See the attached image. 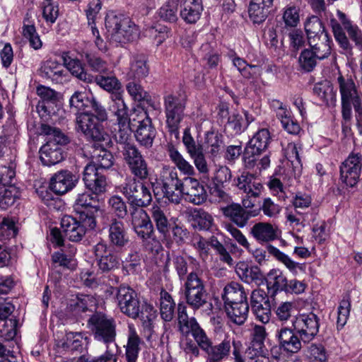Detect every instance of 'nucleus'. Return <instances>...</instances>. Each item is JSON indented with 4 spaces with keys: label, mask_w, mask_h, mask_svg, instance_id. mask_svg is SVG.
Listing matches in <instances>:
<instances>
[{
    "label": "nucleus",
    "mask_w": 362,
    "mask_h": 362,
    "mask_svg": "<svg viewBox=\"0 0 362 362\" xmlns=\"http://www.w3.org/2000/svg\"><path fill=\"white\" fill-rule=\"evenodd\" d=\"M307 356L312 362H325L328 358V354L322 344H311L308 347Z\"/></svg>",
    "instance_id": "nucleus-58"
},
{
    "label": "nucleus",
    "mask_w": 362,
    "mask_h": 362,
    "mask_svg": "<svg viewBox=\"0 0 362 362\" xmlns=\"http://www.w3.org/2000/svg\"><path fill=\"white\" fill-rule=\"evenodd\" d=\"M283 21L286 27L295 28L300 22V8L294 5H288L284 8Z\"/></svg>",
    "instance_id": "nucleus-55"
},
{
    "label": "nucleus",
    "mask_w": 362,
    "mask_h": 362,
    "mask_svg": "<svg viewBox=\"0 0 362 362\" xmlns=\"http://www.w3.org/2000/svg\"><path fill=\"white\" fill-rule=\"evenodd\" d=\"M351 310V298L349 294L346 293L339 303L338 307V317L337 325L338 329L344 327L350 315Z\"/></svg>",
    "instance_id": "nucleus-53"
},
{
    "label": "nucleus",
    "mask_w": 362,
    "mask_h": 362,
    "mask_svg": "<svg viewBox=\"0 0 362 362\" xmlns=\"http://www.w3.org/2000/svg\"><path fill=\"white\" fill-rule=\"evenodd\" d=\"M62 59L64 66L73 76L86 83H92L93 81V76L84 70L80 60L71 58L67 53L63 54Z\"/></svg>",
    "instance_id": "nucleus-30"
},
{
    "label": "nucleus",
    "mask_w": 362,
    "mask_h": 362,
    "mask_svg": "<svg viewBox=\"0 0 362 362\" xmlns=\"http://www.w3.org/2000/svg\"><path fill=\"white\" fill-rule=\"evenodd\" d=\"M134 122H136L135 117L129 120L117 122L119 129L115 135V138L119 146L118 149L121 151L122 155L130 149L136 148L132 138V127L136 125Z\"/></svg>",
    "instance_id": "nucleus-19"
},
{
    "label": "nucleus",
    "mask_w": 362,
    "mask_h": 362,
    "mask_svg": "<svg viewBox=\"0 0 362 362\" xmlns=\"http://www.w3.org/2000/svg\"><path fill=\"white\" fill-rule=\"evenodd\" d=\"M287 279L283 273L277 269H273L268 274L267 286L269 292L274 295L277 291H286Z\"/></svg>",
    "instance_id": "nucleus-39"
},
{
    "label": "nucleus",
    "mask_w": 362,
    "mask_h": 362,
    "mask_svg": "<svg viewBox=\"0 0 362 362\" xmlns=\"http://www.w3.org/2000/svg\"><path fill=\"white\" fill-rule=\"evenodd\" d=\"M221 297L226 305L241 303L247 301V293L244 288L236 282L227 284L221 293Z\"/></svg>",
    "instance_id": "nucleus-25"
},
{
    "label": "nucleus",
    "mask_w": 362,
    "mask_h": 362,
    "mask_svg": "<svg viewBox=\"0 0 362 362\" xmlns=\"http://www.w3.org/2000/svg\"><path fill=\"white\" fill-rule=\"evenodd\" d=\"M139 317H140L145 332L148 333L147 339L149 340L153 337L154 321L157 317L156 311L152 305L146 304L143 310H140Z\"/></svg>",
    "instance_id": "nucleus-43"
},
{
    "label": "nucleus",
    "mask_w": 362,
    "mask_h": 362,
    "mask_svg": "<svg viewBox=\"0 0 362 362\" xmlns=\"http://www.w3.org/2000/svg\"><path fill=\"white\" fill-rule=\"evenodd\" d=\"M344 28L346 30L350 39L355 42L356 46L362 49V32L356 25H354L350 21L344 19L342 21Z\"/></svg>",
    "instance_id": "nucleus-62"
},
{
    "label": "nucleus",
    "mask_w": 362,
    "mask_h": 362,
    "mask_svg": "<svg viewBox=\"0 0 362 362\" xmlns=\"http://www.w3.org/2000/svg\"><path fill=\"white\" fill-rule=\"evenodd\" d=\"M94 96L92 93L86 92L76 91L71 97L69 100L71 108H75L77 111H88L86 110L92 105Z\"/></svg>",
    "instance_id": "nucleus-46"
},
{
    "label": "nucleus",
    "mask_w": 362,
    "mask_h": 362,
    "mask_svg": "<svg viewBox=\"0 0 362 362\" xmlns=\"http://www.w3.org/2000/svg\"><path fill=\"white\" fill-rule=\"evenodd\" d=\"M236 272L240 279L247 283L257 282L263 279V274L258 267H249L245 263H238L237 264Z\"/></svg>",
    "instance_id": "nucleus-45"
},
{
    "label": "nucleus",
    "mask_w": 362,
    "mask_h": 362,
    "mask_svg": "<svg viewBox=\"0 0 362 362\" xmlns=\"http://www.w3.org/2000/svg\"><path fill=\"white\" fill-rule=\"evenodd\" d=\"M236 186L247 197L254 198L259 197L263 189L262 183L253 175L248 173H243L237 178Z\"/></svg>",
    "instance_id": "nucleus-23"
},
{
    "label": "nucleus",
    "mask_w": 362,
    "mask_h": 362,
    "mask_svg": "<svg viewBox=\"0 0 362 362\" xmlns=\"http://www.w3.org/2000/svg\"><path fill=\"white\" fill-rule=\"evenodd\" d=\"M269 8V7L250 1L248 7L250 19L253 22V23L260 24L263 23L268 16Z\"/></svg>",
    "instance_id": "nucleus-52"
},
{
    "label": "nucleus",
    "mask_w": 362,
    "mask_h": 362,
    "mask_svg": "<svg viewBox=\"0 0 362 362\" xmlns=\"http://www.w3.org/2000/svg\"><path fill=\"white\" fill-rule=\"evenodd\" d=\"M93 165L97 168L109 169L114 163L112 154L104 148H96L92 153Z\"/></svg>",
    "instance_id": "nucleus-41"
},
{
    "label": "nucleus",
    "mask_w": 362,
    "mask_h": 362,
    "mask_svg": "<svg viewBox=\"0 0 362 362\" xmlns=\"http://www.w3.org/2000/svg\"><path fill=\"white\" fill-rule=\"evenodd\" d=\"M166 123L171 132L177 130L182 121L185 108V99L173 94H168L163 98Z\"/></svg>",
    "instance_id": "nucleus-8"
},
{
    "label": "nucleus",
    "mask_w": 362,
    "mask_h": 362,
    "mask_svg": "<svg viewBox=\"0 0 362 362\" xmlns=\"http://www.w3.org/2000/svg\"><path fill=\"white\" fill-rule=\"evenodd\" d=\"M74 253L68 250H58L52 255V261L59 266L71 270L76 269L77 265Z\"/></svg>",
    "instance_id": "nucleus-50"
},
{
    "label": "nucleus",
    "mask_w": 362,
    "mask_h": 362,
    "mask_svg": "<svg viewBox=\"0 0 362 362\" xmlns=\"http://www.w3.org/2000/svg\"><path fill=\"white\" fill-rule=\"evenodd\" d=\"M99 208V200L97 196H93L87 192L78 194L74 205V209L76 212L98 211Z\"/></svg>",
    "instance_id": "nucleus-37"
},
{
    "label": "nucleus",
    "mask_w": 362,
    "mask_h": 362,
    "mask_svg": "<svg viewBox=\"0 0 362 362\" xmlns=\"http://www.w3.org/2000/svg\"><path fill=\"white\" fill-rule=\"evenodd\" d=\"M122 156L131 173L135 177L140 180L148 178L149 175L148 164L137 148L130 149Z\"/></svg>",
    "instance_id": "nucleus-14"
},
{
    "label": "nucleus",
    "mask_w": 362,
    "mask_h": 362,
    "mask_svg": "<svg viewBox=\"0 0 362 362\" xmlns=\"http://www.w3.org/2000/svg\"><path fill=\"white\" fill-rule=\"evenodd\" d=\"M108 237L110 243L113 247H124L129 242L124 223L115 218L112 219L109 225Z\"/></svg>",
    "instance_id": "nucleus-24"
},
{
    "label": "nucleus",
    "mask_w": 362,
    "mask_h": 362,
    "mask_svg": "<svg viewBox=\"0 0 362 362\" xmlns=\"http://www.w3.org/2000/svg\"><path fill=\"white\" fill-rule=\"evenodd\" d=\"M180 330L183 334L192 333L198 345L204 348V332L194 318L187 319L184 322H179Z\"/></svg>",
    "instance_id": "nucleus-40"
},
{
    "label": "nucleus",
    "mask_w": 362,
    "mask_h": 362,
    "mask_svg": "<svg viewBox=\"0 0 362 362\" xmlns=\"http://www.w3.org/2000/svg\"><path fill=\"white\" fill-rule=\"evenodd\" d=\"M168 156L176 167L185 175H191L194 173V168L181 155V153L173 146H169Z\"/></svg>",
    "instance_id": "nucleus-49"
},
{
    "label": "nucleus",
    "mask_w": 362,
    "mask_h": 362,
    "mask_svg": "<svg viewBox=\"0 0 362 362\" xmlns=\"http://www.w3.org/2000/svg\"><path fill=\"white\" fill-rule=\"evenodd\" d=\"M276 336L280 349L287 353L296 354L302 348L303 342L294 328L293 329L286 327L281 328L277 330Z\"/></svg>",
    "instance_id": "nucleus-17"
},
{
    "label": "nucleus",
    "mask_w": 362,
    "mask_h": 362,
    "mask_svg": "<svg viewBox=\"0 0 362 362\" xmlns=\"http://www.w3.org/2000/svg\"><path fill=\"white\" fill-rule=\"evenodd\" d=\"M205 299V314L208 316L209 323L215 331L221 329L223 326V304L219 297L213 295Z\"/></svg>",
    "instance_id": "nucleus-20"
},
{
    "label": "nucleus",
    "mask_w": 362,
    "mask_h": 362,
    "mask_svg": "<svg viewBox=\"0 0 362 362\" xmlns=\"http://www.w3.org/2000/svg\"><path fill=\"white\" fill-rule=\"evenodd\" d=\"M23 35L28 40L30 46L34 49L37 50L42 47V42L33 25H24Z\"/></svg>",
    "instance_id": "nucleus-61"
},
{
    "label": "nucleus",
    "mask_w": 362,
    "mask_h": 362,
    "mask_svg": "<svg viewBox=\"0 0 362 362\" xmlns=\"http://www.w3.org/2000/svg\"><path fill=\"white\" fill-rule=\"evenodd\" d=\"M182 141L187 147L188 152L194 159V163L200 172H204V153L201 146H196L193 138L185 131Z\"/></svg>",
    "instance_id": "nucleus-35"
},
{
    "label": "nucleus",
    "mask_w": 362,
    "mask_h": 362,
    "mask_svg": "<svg viewBox=\"0 0 362 362\" xmlns=\"http://www.w3.org/2000/svg\"><path fill=\"white\" fill-rule=\"evenodd\" d=\"M221 137L218 131L213 129L208 132L205 135V153L216 157L221 148Z\"/></svg>",
    "instance_id": "nucleus-48"
},
{
    "label": "nucleus",
    "mask_w": 362,
    "mask_h": 362,
    "mask_svg": "<svg viewBox=\"0 0 362 362\" xmlns=\"http://www.w3.org/2000/svg\"><path fill=\"white\" fill-rule=\"evenodd\" d=\"M251 335L250 346L245 351L243 358L234 350L235 362H269V351L264 345L267 336L265 327L255 325Z\"/></svg>",
    "instance_id": "nucleus-3"
},
{
    "label": "nucleus",
    "mask_w": 362,
    "mask_h": 362,
    "mask_svg": "<svg viewBox=\"0 0 362 362\" xmlns=\"http://www.w3.org/2000/svg\"><path fill=\"white\" fill-rule=\"evenodd\" d=\"M151 212L158 230L165 234L168 230V221L163 210L159 206L153 205Z\"/></svg>",
    "instance_id": "nucleus-57"
},
{
    "label": "nucleus",
    "mask_w": 362,
    "mask_h": 362,
    "mask_svg": "<svg viewBox=\"0 0 362 362\" xmlns=\"http://www.w3.org/2000/svg\"><path fill=\"white\" fill-rule=\"evenodd\" d=\"M149 74V67L147 64V57L143 54H135L130 62V68L128 72L129 78L141 80L146 77Z\"/></svg>",
    "instance_id": "nucleus-32"
},
{
    "label": "nucleus",
    "mask_w": 362,
    "mask_h": 362,
    "mask_svg": "<svg viewBox=\"0 0 362 362\" xmlns=\"http://www.w3.org/2000/svg\"><path fill=\"white\" fill-rule=\"evenodd\" d=\"M128 341L126 346V356L128 362H136L139 351L140 337L133 325H129Z\"/></svg>",
    "instance_id": "nucleus-36"
},
{
    "label": "nucleus",
    "mask_w": 362,
    "mask_h": 362,
    "mask_svg": "<svg viewBox=\"0 0 362 362\" xmlns=\"http://www.w3.org/2000/svg\"><path fill=\"white\" fill-rule=\"evenodd\" d=\"M208 192L205 190V201L207 199L211 203L228 202L229 196L223 191L218 184H214L208 187Z\"/></svg>",
    "instance_id": "nucleus-60"
},
{
    "label": "nucleus",
    "mask_w": 362,
    "mask_h": 362,
    "mask_svg": "<svg viewBox=\"0 0 362 362\" xmlns=\"http://www.w3.org/2000/svg\"><path fill=\"white\" fill-rule=\"evenodd\" d=\"M78 178L69 170H61L55 173L50 180V189L57 194H64L71 190L76 185Z\"/></svg>",
    "instance_id": "nucleus-18"
},
{
    "label": "nucleus",
    "mask_w": 362,
    "mask_h": 362,
    "mask_svg": "<svg viewBox=\"0 0 362 362\" xmlns=\"http://www.w3.org/2000/svg\"><path fill=\"white\" fill-rule=\"evenodd\" d=\"M230 349L229 341L223 340L219 344L212 346L210 340L205 336V352L208 354L207 362H219L228 355Z\"/></svg>",
    "instance_id": "nucleus-31"
},
{
    "label": "nucleus",
    "mask_w": 362,
    "mask_h": 362,
    "mask_svg": "<svg viewBox=\"0 0 362 362\" xmlns=\"http://www.w3.org/2000/svg\"><path fill=\"white\" fill-rule=\"evenodd\" d=\"M259 209L266 216L276 218L279 217L282 207L278 204H276L271 198L267 197L263 199Z\"/></svg>",
    "instance_id": "nucleus-64"
},
{
    "label": "nucleus",
    "mask_w": 362,
    "mask_h": 362,
    "mask_svg": "<svg viewBox=\"0 0 362 362\" xmlns=\"http://www.w3.org/2000/svg\"><path fill=\"white\" fill-rule=\"evenodd\" d=\"M136 122L139 124L135 133L136 141L142 146L151 147L155 139L156 131L152 126L151 119L144 110L135 113Z\"/></svg>",
    "instance_id": "nucleus-13"
},
{
    "label": "nucleus",
    "mask_w": 362,
    "mask_h": 362,
    "mask_svg": "<svg viewBox=\"0 0 362 362\" xmlns=\"http://www.w3.org/2000/svg\"><path fill=\"white\" fill-rule=\"evenodd\" d=\"M109 110L117 117V122L131 119L128 117V108L121 93H113L110 96Z\"/></svg>",
    "instance_id": "nucleus-34"
},
{
    "label": "nucleus",
    "mask_w": 362,
    "mask_h": 362,
    "mask_svg": "<svg viewBox=\"0 0 362 362\" xmlns=\"http://www.w3.org/2000/svg\"><path fill=\"white\" fill-rule=\"evenodd\" d=\"M361 155L351 152L340 165V180L348 187H354L361 173Z\"/></svg>",
    "instance_id": "nucleus-12"
},
{
    "label": "nucleus",
    "mask_w": 362,
    "mask_h": 362,
    "mask_svg": "<svg viewBox=\"0 0 362 362\" xmlns=\"http://www.w3.org/2000/svg\"><path fill=\"white\" fill-rule=\"evenodd\" d=\"M271 140L270 132L266 128L259 129L253 135L246 145L243 155V160L247 168L255 167L259 156L268 148Z\"/></svg>",
    "instance_id": "nucleus-5"
},
{
    "label": "nucleus",
    "mask_w": 362,
    "mask_h": 362,
    "mask_svg": "<svg viewBox=\"0 0 362 362\" xmlns=\"http://www.w3.org/2000/svg\"><path fill=\"white\" fill-rule=\"evenodd\" d=\"M37 91L42 99V101L37 105V108L43 110L45 112L50 113L52 105L57 100V93L45 86L37 88Z\"/></svg>",
    "instance_id": "nucleus-42"
},
{
    "label": "nucleus",
    "mask_w": 362,
    "mask_h": 362,
    "mask_svg": "<svg viewBox=\"0 0 362 362\" xmlns=\"http://www.w3.org/2000/svg\"><path fill=\"white\" fill-rule=\"evenodd\" d=\"M105 27L112 42L125 44L139 38V27L128 16L109 13L105 18Z\"/></svg>",
    "instance_id": "nucleus-2"
},
{
    "label": "nucleus",
    "mask_w": 362,
    "mask_h": 362,
    "mask_svg": "<svg viewBox=\"0 0 362 362\" xmlns=\"http://www.w3.org/2000/svg\"><path fill=\"white\" fill-rule=\"evenodd\" d=\"M186 298L189 305L197 309L204 304V286L196 273H190L185 284Z\"/></svg>",
    "instance_id": "nucleus-16"
},
{
    "label": "nucleus",
    "mask_w": 362,
    "mask_h": 362,
    "mask_svg": "<svg viewBox=\"0 0 362 362\" xmlns=\"http://www.w3.org/2000/svg\"><path fill=\"white\" fill-rule=\"evenodd\" d=\"M308 42L311 48L310 50L315 54L318 59H324L330 55L332 40L328 33L308 40Z\"/></svg>",
    "instance_id": "nucleus-28"
},
{
    "label": "nucleus",
    "mask_w": 362,
    "mask_h": 362,
    "mask_svg": "<svg viewBox=\"0 0 362 362\" xmlns=\"http://www.w3.org/2000/svg\"><path fill=\"white\" fill-rule=\"evenodd\" d=\"M118 346L117 344H112L106 346L105 352L98 358H80L79 362H117Z\"/></svg>",
    "instance_id": "nucleus-56"
},
{
    "label": "nucleus",
    "mask_w": 362,
    "mask_h": 362,
    "mask_svg": "<svg viewBox=\"0 0 362 362\" xmlns=\"http://www.w3.org/2000/svg\"><path fill=\"white\" fill-rule=\"evenodd\" d=\"M251 233L259 242H269L275 239L276 235L272 226L267 223H258L252 228Z\"/></svg>",
    "instance_id": "nucleus-44"
},
{
    "label": "nucleus",
    "mask_w": 362,
    "mask_h": 362,
    "mask_svg": "<svg viewBox=\"0 0 362 362\" xmlns=\"http://www.w3.org/2000/svg\"><path fill=\"white\" fill-rule=\"evenodd\" d=\"M122 192L132 205L141 208L150 204L152 196L148 187L144 183L133 179L126 183L122 189Z\"/></svg>",
    "instance_id": "nucleus-9"
},
{
    "label": "nucleus",
    "mask_w": 362,
    "mask_h": 362,
    "mask_svg": "<svg viewBox=\"0 0 362 362\" xmlns=\"http://www.w3.org/2000/svg\"><path fill=\"white\" fill-rule=\"evenodd\" d=\"M61 227L66 238L72 242L81 240L86 233L83 226L71 216H64L62 218Z\"/></svg>",
    "instance_id": "nucleus-26"
},
{
    "label": "nucleus",
    "mask_w": 362,
    "mask_h": 362,
    "mask_svg": "<svg viewBox=\"0 0 362 362\" xmlns=\"http://www.w3.org/2000/svg\"><path fill=\"white\" fill-rule=\"evenodd\" d=\"M292 325L303 342L309 343L318 333L319 318L313 313L302 314L295 318Z\"/></svg>",
    "instance_id": "nucleus-11"
},
{
    "label": "nucleus",
    "mask_w": 362,
    "mask_h": 362,
    "mask_svg": "<svg viewBox=\"0 0 362 362\" xmlns=\"http://www.w3.org/2000/svg\"><path fill=\"white\" fill-rule=\"evenodd\" d=\"M40 75L54 83H62L66 80V71L57 60L48 59L41 64Z\"/></svg>",
    "instance_id": "nucleus-22"
},
{
    "label": "nucleus",
    "mask_w": 362,
    "mask_h": 362,
    "mask_svg": "<svg viewBox=\"0 0 362 362\" xmlns=\"http://www.w3.org/2000/svg\"><path fill=\"white\" fill-rule=\"evenodd\" d=\"M116 290L117 302L121 312L133 319L139 317L141 306L136 292L125 286H121Z\"/></svg>",
    "instance_id": "nucleus-10"
},
{
    "label": "nucleus",
    "mask_w": 362,
    "mask_h": 362,
    "mask_svg": "<svg viewBox=\"0 0 362 362\" xmlns=\"http://www.w3.org/2000/svg\"><path fill=\"white\" fill-rule=\"evenodd\" d=\"M317 59L315 54L309 49H303L299 57L298 62L300 68L307 72L313 70L317 64Z\"/></svg>",
    "instance_id": "nucleus-59"
},
{
    "label": "nucleus",
    "mask_w": 362,
    "mask_h": 362,
    "mask_svg": "<svg viewBox=\"0 0 362 362\" xmlns=\"http://www.w3.org/2000/svg\"><path fill=\"white\" fill-rule=\"evenodd\" d=\"M76 130L81 132L88 139L93 141H105L107 136L102 125L90 111L77 114L76 118Z\"/></svg>",
    "instance_id": "nucleus-7"
},
{
    "label": "nucleus",
    "mask_w": 362,
    "mask_h": 362,
    "mask_svg": "<svg viewBox=\"0 0 362 362\" xmlns=\"http://www.w3.org/2000/svg\"><path fill=\"white\" fill-rule=\"evenodd\" d=\"M157 184L161 186L164 196L169 201L174 203L180 202L185 190V185L182 181L178 178L175 168L163 166L160 170Z\"/></svg>",
    "instance_id": "nucleus-4"
},
{
    "label": "nucleus",
    "mask_w": 362,
    "mask_h": 362,
    "mask_svg": "<svg viewBox=\"0 0 362 362\" xmlns=\"http://www.w3.org/2000/svg\"><path fill=\"white\" fill-rule=\"evenodd\" d=\"M202 0H184L180 10L181 18L186 23H196L202 15Z\"/></svg>",
    "instance_id": "nucleus-29"
},
{
    "label": "nucleus",
    "mask_w": 362,
    "mask_h": 362,
    "mask_svg": "<svg viewBox=\"0 0 362 362\" xmlns=\"http://www.w3.org/2000/svg\"><path fill=\"white\" fill-rule=\"evenodd\" d=\"M83 180L87 189L95 196L105 191V177L98 173L95 165L88 164L83 170Z\"/></svg>",
    "instance_id": "nucleus-21"
},
{
    "label": "nucleus",
    "mask_w": 362,
    "mask_h": 362,
    "mask_svg": "<svg viewBox=\"0 0 362 362\" xmlns=\"http://www.w3.org/2000/svg\"><path fill=\"white\" fill-rule=\"evenodd\" d=\"M160 312L161 317L166 322H170L174 316L175 303L171 296L165 290L160 291Z\"/></svg>",
    "instance_id": "nucleus-47"
},
{
    "label": "nucleus",
    "mask_w": 362,
    "mask_h": 362,
    "mask_svg": "<svg viewBox=\"0 0 362 362\" xmlns=\"http://www.w3.org/2000/svg\"><path fill=\"white\" fill-rule=\"evenodd\" d=\"M224 308L228 319L233 324L240 326L247 320L249 313L247 301L226 305Z\"/></svg>",
    "instance_id": "nucleus-33"
},
{
    "label": "nucleus",
    "mask_w": 362,
    "mask_h": 362,
    "mask_svg": "<svg viewBox=\"0 0 362 362\" xmlns=\"http://www.w3.org/2000/svg\"><path fill=\"white\" fill-rule=\"evenodd\" d=\"M93 81L97 85L111 94L119 93V90L121 89V83L115 76H98L95 78L93 77Z\"/></svg>",
    "instance_id": "nucleus-54"
},
{
    "label": "nucleus",
    "mask_w": 362,
    "mask_h": 362,
    "mask_svg": "<svg viewBox=\"0 0 362 362\" xmlns=\"http://www.w3.org/2000/svg\"><path fill=\"white\" fill-rule=\"evenodd\" d=\"M224 216L238 227L243 228L247 223L251 213L246 211L240 204L233 203L222 208Z\"/></svg>",
    "instance_id": "nucleus-27"
},
{
    "label": "nucleus",
    "mask_w": 362,
    "mask_h": 362,
    "mask_svg": "<svg viewBox=\"0 0 362 362\" xmlns=\"http://www.w3.org/2000/svg\"><path fill=\"white\" fill-rule=\"evenodd\" d=\"M85 58L88 65L93 71L100 74H104L108 70L107 62L99 56L95 54L86 53Z\"/></svg>",
    "instance_id": "nucleus-63"
},
{
    "label": "nucleus",
    "mask_w": 362,
    "mask_h": 362,
    "mask_svg": "<svg viewBox=\"0 0 362 362\" xmlns=\"http://www.w3.org/2000/svg\"><path fill=\"white\" fill-rule=\"evenodd\" d=\"M186 182H189V188L186 190L185 186V190L182 194H185L189 202L199 205L204 202V186L200 185L198 181L192 177H186L185 179Z\"/></svg>",
    "instance_id": "nucleus-38"
},
{
    "label": "nucleus",
    "mask_w": 362,
    "mask_h": 362,
    "mask_svg": "<svg viewBox=\"0 0 362 362\" xmlns=\"http://www.w3.org/2000/svg\"><path fill=\"white\" fill-rule=\"evenodd\" d=\"M132 224L135 233L144 240L153 238V227L147 213L141 208L132 212Z\"/></svg>",
    "instance_id": "nucleus-15"
},
{
    "label": "nucleus",
    "mask_w": 362,
    "mask_h": 362,
    "mask_svg": "<svg viewBox=\"0 0 362 362\" xmlns=\"http://www.w3.org/2000/svg\"><path fill=\"white\" fill-rule=\"evenodd\" d=\"M41 132L46 136V143L40 150V160L47 166L59 163L64 159L62 146L68 143V137L59 129L47 124H42Z\"/></svg>",
    "instance_id": "nucleus-1"
},
{
    "label": "nucleus",
    "mask_w": 362,
    "mask_h": 362,
    "mask_svg": "<svg viewBox=\"0 0 362 362\" xmlns=\"http://www.w3.org/2000/svg\"><path fill=\"white\" fill-rule=\"evenodd\" d=\"M305 30L307 33V40L318 37L322 34L327 33L322 21L317 16H313L307 19L305 23Z\"/></svg>",
    "instance_id": "nucleus-51"
},
{
    "label": "nucleus",
    "mask_w": 362,
    "mask_h": 362,
    "mask_svg": "<svg viewBox=\"0 0 362 362\" xmlns=\"http://www.w3.org/2000/svg\"><path fill=\"white\" fill-rule=\"evenodd\" d=\"M94 338L106 344L107 346L115 342L116 337L115 323L112 318L97 313L88 320Z\"/></svg>",
    "instance_id": "nucleus-6"
}]
</instances>
